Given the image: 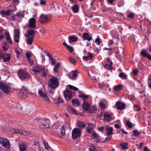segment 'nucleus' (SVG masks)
I'll return each instance as SVG.
<instances>
[{
	"label": "nucleus",
	"instance_id": "nucleus-1",
	"mask_svg": "<svg viewBox=\"0 0 151 151\" xmlns=\"http://www.w3.org/2000/svg\"><path fill=\"white\" fill-rule=\"evenodd\" d=\"M34 35V31L33 30H28L27 32L25 34V36L26 37V42L27 44L31 45L33 42V38Z\"/></svg>",
	"mask_w": 151,
	"mask_h": 151
},
{
	"label": "nucleus",
	"instance_id": "nucleus-2",
	"mask_svg": "<svg viewBox=\"0 0 151 151\" xmlns=\"http://www.w3.org/2000/svg\"><path fill=\"white\" fill-rule=\"evenodd\" d=\"M59 81L57 78L52 77L49 79L48 86L51 88L53 89L58 87Z\"/></svg>",
	"mask_w": 151,
	"mask_h": 151
},
{
	"label": "nucleus",
	"instance_id": "nucleus-3",
	"mask_svg": "<svg viewBox=\"0 0 151 151\" xmlns=\"http://www.w3.org/2000/svg\"><path fill=\"white\" fill-rule=\"evenodd\" d=\"M18 76L21 80H28L30 77V75L24 71L21 70L18 73Z\"/></svg>",
	"mask_w": 151,
	"mask_h": 151
},
{
	"label": "nucleus",
	"instance_id": "nucleus-4",
	"mask_svg": "<svg viewBox=\"0 0 151 151\" xmlns=\"http://www.w3.org/2000/svg\"><path fill=\"white\" fill-rule=\"evenodd\" d=\"M38 93L42 99L44 101L48 103L50 102V101L48 97L46 91L43 88H40L38 90Z\"/></svg>",
	"mask_w": 151,
	"mask_h": 151
},
{
	"label": "nucleus",
	"instance_id": "nucleus-5",
	"mask_svg": "<svg viewBox=\"0 0 151 151\" xmlns=\"http://www.w3.org/2000/svg\"><path fill=\"white\" fill-rule=\"evenodd\" d=\"M0 88L1 90L6 93H9L11 91L10 86L6 83L0 82Z\"/></svg>",
	"mask_w": 151,
	"mask_h": 151
},
{
	"label": "nucleus",
	"instance_id": "nucleus-6",
	"mask_svg": "<svg viewBox=\"0 0 151 151\" xmlns=\"http://www.w3.org/2000/svg\"><path fill=\"white\" fill-rule=\"evenodd\" d=\"M0 143L3 146L6 148L8 149L10 147V143L9 141L4 137L0 138Z\"/></svg>",
	"mask_w": 151,
	"mask_h": 151
},
{
	"label": "nucleus",
	"instance_id": "nucleus-7",
	"mask_svg": "<svg viewBox=\"0 0 151 151\" xmlns=\"http://www.w3.org/2000/svg\"><path fill=\"white\" fill-rule=\"evenodd\" d=\"M81 134V131L79 128L73 129L72 132V137L73 139L80 137Z\"/></svg>",
	"mask_w": 151,
	"mask_h": 151
},
{
	"label": "nucleus",
	"instance_id": "nucleus-8",
	"mask_svg": "<svg viewBox=\"0 0 151 151\" xmlns=\"http://www.w3.org/2000/svg\"><path fill=\"white\" fill-rule=\"evenodd\" d=\"M10 131L12 134H19L25 135H28L29 134V133L28 132L23 130L14 129H11Z\"/></svg>",
	"mask_w": 151,
	"mask_h": 151
},
{
	"label": "nucleus",
	"instance_id": "nucleus-9",
	"mask_svg": "<svg viewBox=\"0 0 151 151\" xmlns=\"http://www.w3.org/2000/svg\"><path fill=\"white\" fill-rule=\"evenodd\" d=\"M50 121L48 119H43L40 123V127L41 128L45 129L49 127Z\"/></svg>",
	"mask_w": 151,
	"mask_h": 151
},
{
	"label": "nucleus",
	"instance_id": "nucleus-10",
	"mask_svg": "<svg viewBox=\"0 0 151 151\" xmlns=\"http://www.w3.org/2000/svg\"><path fill=\"white\" fill-rule=\"evenodd\" d=\"M63 93L64 97L66 100H70L71 99L73 94L72 91L66 90L63 92Z\"/></svg>",
	"mask_w": 151,
	"mask_h": 151
},
{
	"label": "nucleus",
	"instance_id": "nucleus-11",
	"mask_svg": "<svg viewBox=\"0 0 151 151\" xmlns=\"http://www.w3.org/2000/svg\"><path fill=\"white\" fill-rule=\"evenodd\" d=\"M14 37L15 41L16 42L18 43L19 42L20 37V31L19 29H14Z\"/></svg>",
	"mask_w": 151,
	"mask_h": 151
},
{
	"label": "nucleus",
	"instance_id": "nucleus-12",
	"mask_svg": "<svg viewBox=\"0 0 151 151\" xmlns=\"http://www.w3.org/2000/svg\"><path fill=\"white\" fill-rule=\"evenodd\" d=\"M11 12L10 10H3L0 11V14L2 17H5L10 15Z\"/></svg>",
	"mask_w": 151,
	"mask_h": 151
},
{
	"label": "nucleus",
	"instance_id": "nucleus-13",
	"mask_svg": "<svg viewBox=\"0 0 151 151\" xmlns=\"http://www.w3.org/2000/svg\"><path fill=\"white\" fill-rule=\"evenodd\" d=\"M48 19V18L47 15L42 14L40 16L39 21L41 23L44 24L47 22Z\"/></svg>",
	"mask_w": 151,
	"mask_h": 151
},
{
	"label": "nucleus",
	"instance_id": "nucleus-14",
	"mask_svg": "<svg viewBox=\"0 0 151 151\" xmlns=\"http://www.w3.org/2000/svg\"><path fill=\"white\" fill-rule=\"evenodd\" d=\"M22 88L20 91L19 96L22 98H25L26 97L27 89L24 86L22 87Z\"/></svg>",
	"mask_w": 151,
	"mask_h": 151
},
{
	"label": "nucleus",
	"instance_id": "nucleus-15",
	"mask_svg": "<svg viewBox=\"0 0 151 151\" xmlns=\"http://www.w3.org/2000/svg\"><path fill=\"white\" fill-rule=\"evenodd\" d=\"M29 26L31 28H35L36 27V19L34 18H30L29 20Z\"/></svg>",
	"mask_w": 151,
	"mask_h": 151
},
{
	"label": "nucleus",
	"instance_id": "nucleus-16",
	"mask_svg": "<svg viewBox=\"0 0 151 151\" xmlns=\"http://www.w3.org/2000/svg\"><path fill=\"white\" fill-rule=\"evenodd\" d=\"M116 108L118 110H121L125 108V104L120 101H117L116 104Z\"/></svg>",
	"mask_w": 151,
	"mask_h": 151
},
{
	"label": "nucleus",
	"instance_id": "nucleus-17",
	"mask_svg": "<svg viewBox=\"0 0 151 151\" xmlns=\"http://www.w3.org/2000/svg\"><path fill=\"white\" fill-rule=\"evenodd\" d=\"M0 57L2 58L4 62H8L10 59V55L9 53H6L2 55H1Z\"/></svg>",
	"mask_w": 151,
	"mask_h": 151
},
{
	"label": "nucleus",
	"instance_id": "nucleus-18",
	"mask_svg": "<svg viewBox=\"0 0 151 151\" xmlns=\"http://www.w3.org/2000/svg\"><path fill=\"white\" fill-rule=\"evenodd\" d=\"M140 55L143 57L147 58L150 60H151V55L147 52V50H143L140 53Z\"/></svg>",
	"mask_w": 151,
	"mask_h": 151
},
{
	"label": "nucleus",
	"instance_id": "nucleus-19",
	"mask_svg": "<svg viewBox=\"0 0 151 151\" xmlns=\"http://www.w3.org/2000/svg\"><path fill=\"white\" fill-rule=\"evenodd\" d=\"M91 106L90 104L88 102H84L83 103L82 107L84 111H87Z\"/></svg>",
	"mask_w": 151,
	"mask_h": 151
},
{
	"label": "nucleus",
	"instance_id": "nucleus-20",
	"mask_svg": "<svg viewBox=\"0 0 151 151\" xmlns=\"http://www.w3.org/2000/svg\"><path fill=\"white\" fill-rule=\"evenodd\" d=\"M106 132L107 135L109 136L112 134V128L109 126H106Z\"/></svg>",
	"mask_w": 151,
	"mask_h": 151
},
{
	"label": "nucleus",
	"instance_id": "nucleus-21",
	"mask_svg": "<svg viewBox=\"0 0 151 151\" xmlns=\"http://www.w3.org/2000/svg\"><path fill=\"white\" fill-rule=\"evenodd\" d=\"M79 96L82 99L83 102H87L86 101L89 98V96L85 95L83 93H81L79 94Z\"/></svg>",
	"mask_w": 151,
	"mask_h": 151
},
{
	"label": "nucleus",
	"instance_id": "nucleus-22",
	"mask_svg": "<svg viewBox=\"0 0 151 151\" xmlns=\"http://www.w3.org/2000/svg\"><path fill=\"white\" fill-rule=\"evenodd\" d=\"M111 115L107 113H105L104 115V119L106 122H109L111 120Z\"/></svg>",
	"mask_w": 151,
	"mask_h": 151
},
{
	"label": "nucleus",
	"instance_id": "nucleus-23",
	"mask_svg": "<svg viewBox=\"0 0 151 151\" xmlns=\"http://www.w3.org/2000/svg\"><path fill=\"white\" fill-rule=\"evenodd\" d=\"M5 36L7 42L9 44H12V41L10 37L9 33V32H6L5 34Z\"/></svg>",
	"mask_w": 151,
	"mask_h": 151
},
{
	"label": "nucleus",
	"instance_id": "nucleus-24",
	"mask_svg": "<svg viewBox=\"0 0 151 151\" xmlns=\"http://www.w3.org/2000/svg\"><path fill=\"white\" fill-rule=\"evenodd\" d=\"M20 151H27V145L25 144L22 143L19 145Z\"/></svg>",
	"mask_w": 151,
	"mask_h": 151
},
{
	"label": "nucleus",
	"instance_id": "nucleus-25",
	"mask_svg": "<svg viewBox=\"0 0 151 151\" xmlns=\"http://www.w3.org/2000/svg\"><path fill=\"white\" fill-rule=\"evenodd\" d=\"M83 37L84 40H87L89 41L92 39V38L90 37L87 33H84L83 35Z\"/></svg>",
	"mask_w": 151,
	"mask_h": 151
},
{
	"label": "nucleus",
	"instance_id": "nucleus-26",
	"mask_svg": "<svg viewBox=\"0 0 151 151\" xmlns=\"http://www.w3.org/2000/svg\"><path fill=\"white\" fill-rule=\"evenodd\" d=\"M43 68L39 66H36L32 69V70L35 73H39L42 71V70L43 69Z\"/></svg>",
	"mask_w": 151,
	"mask_h": 151
},
{
	"label": "nucleus",
	"instance_id": "nucleus-27",
	"mask_svg": "<svg viewBox=\"0 0 151 151\" xmlns=\"http://www.w3.org/2000/svg\"><path fill=\"white\" fill-rule=\"evenodd\" d=\"M96 110L97 108L95 106H91L87 111H88L90 113H95Z\"/></svg>",
	"mask_w": 151,
	"mask_h": 151
},
{
	"label": "nucleus",
	"instance_id": "nucleus-28",
	"mask_svg": "<svg viewBox=\"0 0 151 151\" xmlns=\"http://www.w3.org/2000/svg\"><path fill=\"white\" fill-rule=\"evenodd\" d=\"M93 55L91 53L88 52L87 53L86 56H83V60L86 61L88 60H90L93 57Z\"/></svg>",
	"mask_w": 151,
	"mask_h": 151
},
{
	"label": "nucleus",
	"instance_id": "nucleus-29",
	"mask_svg": "<svg viewBox=\"0 0 151 151\" xmlns=\"http://www.w3.org/2000/svg\"><path fill=\"white\" fill-rule=\"evenodd\" d=\"M123 87L122 85H118L114 86V90L116 91H120Z\"/></svg>",
	"mask_w": 151,
	"mask_h": 151
},
{
	"label": "nucleus",
	"instance_id": "nucleus-30",
	"mask_svg": "<svg viewBox=\"0 0 151 151\" xmlns=\"http://www.w3.org/2000/svg\"><path fill=\"white\" fill-rule=\"evenodd\" d=\"M29 107L28 106H24L21 107V109L23 112L26 114H28L29 113V111L28 109Z\"/></svg>",
	"mask_w": 151,
	"mask_h": 151
},
{
	"label": "nucleus",
	"instance_id": "nucleus-31",
	"mask_svg": "<svg viewBox=\"0 0 151 151\" xmlns=\"http://www.w3.org/2000/svg\"><path fill=\"white\" fill-rule=\"evenodd\" d=\"M77 125L78 127L81 129H83L86 126L85 123L83 122L78 121L77 122Z\"/></svg>",
	"mask_w": 151,
	"mask_h": 151
},
{
	"label": "nucleus",
	"instance_id": "nucleus-32",
	"mask_svg": "<svg viewBox=\"0 0 151 151\" xmlns=\"http://www.w3.org/2000/svg\"><path fill=\"white\" fill-rule=\"evenodd\" d=\"M67 110L68 111L70 112V113L73 114H77L76 111L72 107L69 106L67 108Z\"/></svg>",
	"mask_w": 151,
	"mask_h": 151
},
{
	"label": "nucleus",
	"instance_id": "nucleus-33",
	"mask_svg": "<svg viewBox=\"0 0 151 151\" xmlns=\"http://www.w3.org/2000/svg\"><path fill=\"white\" fill-rule=\"evenodd\" d=\"M88 127H86V131L89 133H91L92 132L93 130L92 125L91 124H88Z\"/></svg>",
	"mask_w": 151,
	"mask_h": 151
},
{
	"label": "nucleus",
	"instance_id": "nucleus-34",
	"mask_svg": "<svg viewBox=\"0 0 151 151\" xmlns=\"http://www.w3.org/2000/svg\"><path fill=\"white\" fill-rule=\"evenodd\" d=\"M71 73L72 75V77L70 78L69 75H68V77L70 79H74L75 78H76L77 75V72L76 71H72L71 72Z\"/></svg>",
	"mask_w": 151,
	"mask_h": 151
},
{
	"label": "nucleus",
	"instance_id": "nucleus-35",
	"mask_svg": "<svg viewBox=\"0 0 151 151\" xmlns=\"http://www.w3.org/2000/svg\"><path fill=\"white\" fill-rule=\"evenodd\" d=\"M43 69L42 70V73L41 76L42 77H44L47 73L48 71L46 68H45L44 67L43 68Z\"/></svg>",
	"mask_w": 151,
	"mask_h": 151
},
{
	"label": "nucleus",
	"instance_id": "nucleus-36",
	"mask_svg": "<svg viewBox=\"0 0 151 151\" xmlns=\"http://www.w3.org/2000/svg\"><path fill=\"white\" fill-rule=\"evenodd\" d=\"M77 40V38L74 36H70L69 39V41L70 43L74 42Z\"/></svg>",
	"mask_w": 151,
	"mask_h": 151
},
{
	"label": "nucleus",
	"instance_id": "nucleus-37",
	"mask_svg": "<svg viewBox=\"0 0 151 151\" xmlns=\"http://www.w3.org/2000/svg\"><path fill=\"white\" fill-rule=\"evenodd\" d=\"M109 65H108V64H106L104 66V68L106 70H111V65L112 64V62L109 61Z\"/></svg>",
	"mask_w": 151,
	"mask_h": 151
},
{
	"label": "nucleus",
	"instance_id": "nucleus-38",
	"mask_svg": "<svg viewBox=\"0 0 151 151\" xmlns=\"http://www.w3.org/2000/svg\"><path fill=\"white\" fill-rule=\"evenodd\" d=\"M72 103L73 106H78L80 103L78 99H73L72 101Z\"/></svg>",
	"mask_w": 151,
	"mask_h": 151
},
{
	"label": "nucleus",
	"instance_id": "nucleus-39",
	"mask_svg": "<svg viewBox=\"0 0 151 151\" xmlns=\"http://www.w3.org/2000/svg\"><path fill=\"white\" fill-rule=\"evenodd\" d=\"M24 11L22 12H18L16 14V15L18 18H23L24 17Z\"/></svg>",
	"mask_w": 151,
	"mask_h": 151
},
{
	"label": "nucleus",
	"instance_id": "nucleus-40",
	"mask_svg": "<svg viewBox=\"0 0 151 151\" xmlns=\"http://www.w3.org/2000/svg\"><path fill=\"white\" fill-rule=\"evenodd\" d=\"M128 145L127 143H123L120 144V145L122 147V149L124 150L127 149Z\"/></svg>",
	"mask_w": 151,
	"mask_h": 151
},
{
	"label": "nucleus",
	"instance_id": "nucleus-41",
	"mask_svg": "<svg viewBox=\"0 0 151 151\" xmlns=\"http://www.w3.org/2000/svg\"><path fill=\"white\" fill-rule=\"evenodd\" d=\"M43 142L44 145L45 149L48 151H50L51 148L49 145L48 143L44 141H43Z\"/></svg>",
	"mask_w": 151,
	"mask_h": 151
},
{
	"label": "nucleus",
	"instance_id": "nucleus-42",
	"mask_svg": "<svg viewBox=\"0 0 151 151\" xmlns=\"http://www.w3.org/2000/svg\"><path fill=\"white\" fill-rule=\"evenodd\" d=\"M72 10L75 13H77L78 12L79 7L77 5H75L73 6L72 8Z\"/></svg>",
	"mask_w": 151,
	"mask_h": 151
},
{
	"label": "nucleus",
	"instance_id": "nucleus-43",
	"mask_svg": "<svg viewBox=\"0 0 151 151\" xmlns=\"http://www.w3.org/2000/svg\"><path fill=\"white\" fill-rule=\"evenodd\" d=\"M2 44L3 50L4 51H6L7 49H8L9 45L5 42H3Z\"/></svg>",
	"mask_w": 151,
	"mask_h": 151
},
{
	"label": "nucleus",
	"instance_id": "nucleus-44",
	"mask_svg": "<svg viewBox=\"0 0 151 151\" xmlns=\"http://www.w3.org/2000/svg\"><path fill=\"white\" fill-rule=\"evenodd\" d=\"M60 132L62 135H64L65 134V127L63 125H62L60 129Z\"/></svg>",
	"mask_w": 151,
	"mask_h": 151
},
{
	"label": "nucleus",
	"instance_id": "nucleus-45",
	"mask_svg": "<svg viewBox=\"0 0 151 151\" xmlns=\"http://www.w3.org/2000/svg\"><path fill=\"white\" fill-rule=\"evenodd\" d=\"M119 76L122 79H125L127 77V75L123 73H119Z\"/></svg>",
	"mask_w": 151,
	"mask_h": 151
},
{
	"label": "nucleus",
	"instance_id": "nucleus-46",
	"mask_svg": "<svg viewBox=\"0 0 151 151\" xmlns=\"http://www.w3.org/2000/svg\"><path fill=\"white\" fill-rule=\"evenodd\" d=\"M90 151H97L96 147L94 145H91L89 148Z\"/></svg>",
	"mask_w": 151,
	"mask_h": 151
},
{
	"label": "nucleus",
	"instance_id": "nucleus-47",
	"mask_svg": "<svg viewBox=\"0 0 151 151\" xmlns=\"http://www.w3.org/2000/svg\"><path fill=\"white\" fill-rule=\"evenodd\" d=\"M60 66V65L59 63L56 65L53 68V71L55 73H57L58 72L57 70L59 68Z\"/></svg>",
	"mask_w": 151,
	"mask_h": 151
},
{
	"label": "nucleus",
	"instance_id": "nucleus-48",
	"mask_svg": "<svg viewBox=\"0 0 151 151\" xmlns=\"http://www.w3.org/2000/svg\"><path fill=\"white\" fill-rule=\"evenodd\" d=\"M68 86L69 87L70 89H73V90L75 91H77L78 90V88L77 87H74V86L71 85H68Z\"/></svg>",
	"mask_w": 151,
	"mask_h": 151
},
{
	"label": "nucleus",
	"instance_id": "nucleus-49",
	"mask_svg": "<svg viewBox=\"0 0 151 151\" xmlns=\"http://www.w3.org/2000/svg\"><path fill=\"white\" fill-rule=\"evenodd\" d=\"M91 138H98L99 137V135L98 134H96L95 132H93L92 134Z\"/></svg>",
	"mask_w": 151,
	"mask_h": 151
},
{
	"label": "nucleus",
	"instance_id": "nucleus-50",
	"mask_svg": "<svg viewBox=\"0 0 151 151\" xmlns=\"http://www.w3.org/2000/svg\"><path fill=\"white\" fill-rule=\"evenodd\" d=\"M32 53L31 52H27L26 53V56L27 59L30 58L32 56Z\"/></svg>",
	"mask_w": 151,
	"mask_h": 151
},
{
	"label": "nucleus",
	"instance_id": "nucleus-51",
	"mask_svg": "<svg viewBox=\"0 0 151 151\" xmlns=\"http://www.w3.org/2000/svg\"><path fill=\"white\" fill-rule=\"evenodd\" d=\"M133 132L134 133V134H133L134 136L135 137L139 136L141 134L136 129L135 130L133 131Z\"/></svg>",
	"mask_w": 151,
	"mask_h": 151
},
{
	"label": "nucleus",
	"instance_id": "nucleus-52",
	"mask_svg": "<svg viewBox=\"0 0 151 151\" xmlns=\"http://www.w3.org/2000/svg\"><path fill=\"white\" fill-rule=\"evenodd\" d=\"M69 58V61L73 64H74L76 63V60L74 58L70 57Z\"/></svg>",
	"mask_w": 151,
	"mask_h": 151
},
{
	"label": "nucleus",
	"instance_id": "nucleus-53",
	"mask_svg": "<svg viewBox=\"0 0 151 151\" xmlns=\"http://www.w3.org/2000/svg\"><path fill=\"white\" fill-rule=\"evenodd\" d=\"M134 108L136 111H139L140 109V108L139 106L137 105H134Z\"/></svg>",
	"mask_w": 151,
	"mask_h": 151
},
{
	"label": "nucleus",
	"instance_id": "nucleus-54",
	"mask_svg": "<svg viewBox=\"0 0 151 151\" xmlns=\"http://www.w3.org/2000/svg\"><path fill=\"white\" fill-rule=\"evenodd\" d=\"M99 106L102 109H104L106 108V106L103 103L100 102L99 104Z\"/></svg>",
	"mask_w": 151,
	"mask_h": 151
},
{
	"label": "nucleus",
	"instance_id": "nucleus-55",
	"mask_svg": "<svg viewBox=\"0 0 151 151\" xmlns=\"http://www.w3.org/2000/svg\"><path fill=\"white\" fill-rule=\"evenodd\" d=\"M134 14L132 12H129L128 17L130 18H132L134 17Z\"/></svg>",
	"mask_w": 151,
	"mask_h": 151
},
{
	"label": "nucleus",
	"instance_id": "nucleus-56",
	"mask_svg": "<svg viewBox=\"0 0 151 151\" xmlns=\"http://www.w3.org/2000/svg\"><path fill=\"white\" fill-rule=\"evenodd\" d=\"M127 125L129 128H132L133 127L132 124L129 121L127 122Z\"/></svg>",
	"mask_w": 151,
	"mask_h": 151
},
{
	"label": "nucleus",
	"instance_id": "nucleus-57",
	"mask_svg": "<svg viewBox=\"0 0 151 151\" xmlns=\"http://www.w3.org/2000/svg\"><path fill=\"white\" fill-rule=\"evenodd\" d=\"M66 48L70 52H72L73 51V49L72 47L68 45Z\"/></svg>",
	"mask_w": 151,
	"mask_h": 151
},
{
	"label": "nucleus",
	"instance_id": "nucleus-58",
	"mask_svg": "<svg viewBox=\"0 0 151 151\" xmlns=\"http://www.w3.org/2000/svg\"><path fill=\"white\" fill-rule=\"evenodd\" d=\"M15 52L17 54V56L18 58L19 57V55H20V52L16 48L14 49Z\"/></svg>",
	"mask_w": 151,
	"mask_h": 151
},
{
	"label": "nucleus",
	"instance_id": "nucleus-59",
	"mask_svg": "<svg viewBox=\"0 0 151 151\" xmlns=\"http://www.w3.org/2000/svg\"><path fill=\"white\" fill-rule=\"evenodd\" d=\"M111 137L110 136H108V137L105 138V140L103 142H107L110 140L111 139Z\"/></svg>",
	"mask_w": 151,
	"mask_h": 151
},
{
	"label": "nucleus",
	"instance_id": "nucleus-60",
	"mask_svg": "<svg viewBox=\"0 0 151 151\" xmlns=\"http://www.w3.org/2000/svg\"><path fill=\"white\" fill-rule=\"evenodd\" d=\"M138 70L137 69H134L133 72V73L134 75H137L138 74Z\"/></svg>",
	"mask_w": 151,
	"mask_h": 151
},
{
	"label": "nucleus",
	"instance_id": "nucleus-61",
	"mask_svg": "<svg viewBox=\"0 0 151 151\" xmlns=\"http://www.w3.org/2000/svg\"><path fill=\"white\" fill-rule=\"evenodd\" d=\"M63 102V100L62 99V98H59L58 99V101L57 103V104H60V103H62Z\"/></svg>",
	"mask_w": 151,
	"mask_h": 151
},
{
	"label": "nucleus",
	"instance_id": "nucleus-62",
	"mask_svg": "<svg viewBox=\"0 0 151 151\" xmlns=\"http://www.w3.org/2000/svg\"><path fill=\"white\" fill-rule=\"evenodd\" d=\"M95 43H96L97 45H99L100 43V42L99 40V38H97L95 39Z\"/></svg>",
	"mask_w": 151,
	"mask_h": 151
},
{
	"label": "nucleus",
	"instance_id": "nucleus-63",
	"mask_svg": "<svg viewBox=\"0 0 151 151\" xmlns=\"http://www.w3.org/2000/svg\"><path fill=\"white\" fill-rule=\"evenodd\" d=\"M114 41L112 40H110L108 41V45H112L113 44Z\"/></svg>",
	"mask_w": 151,
	"mask_h": 151
},
{
	"label": "nucleus",
	"instance_id": "nucleus-64",
	"mask_svg": "<svg viewBox=\"0 0 151 151\" xmlns=\"http://www.w3.org/2000/svg\"><path fill=\"white\" fill-rule=\"evenodd\" d=\"M27 60L28 61L29 63L31 65H32L33 64V61L30 58L27 59Z\"/></svg>",
	"mask_w": 151,
	"mask_h": 151
}]
</instances>
